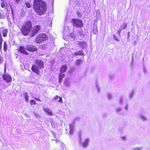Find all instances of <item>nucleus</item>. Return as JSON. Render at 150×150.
I'll return each instance as SVG.
<instances>
[{
    "mask_svg": "<svg viewBox=\"0 0 150 150\" xmlns=\"http://www.w3.org/2000/svg\"><path fill=\"white\" fill-rule=\"evenodd\" d=\"M113 38L117 42L120 41V40L118 38V37L115 35H113Z\"/></svg>",
    "mask_w": 150,
    "mask_h": 150,
    "instance_id": "nucleus-29",
    "label": "nucleus"
},
{
    "mask_svg": "<svg viewBox=\"0 0 150 150\" xmlns=\"http://www.w3.org/2000/svg\"><path fill=\"white\" fill-rule=\"evenodd\" d=\"M23 96H24V97H25L28 96V93H27V92H25L23 93Z\"/></svg>",
    "mask_w": 150,
    "mask_h": 150,
    "instance_id": "nucleus-42",
    "label": "nucleus"
},
{
    "mask_svg": "<svg viewBox=\"0 0 150 150\" xmlns=\"http://www.w3.org/2000/svg\"><path fill=\"white\" fill-rule=\"evenodd\" d=\"M79 43L78 45L79 46V47H80L81 49H83L86 46L87 44L86 42H79Z\"/></svg>",
    "mask_w": 150,
    "mask_h": 150,
    "instance_id": "nucleus-13",
    "label": "nucleus"
},
{
    "mask_svg": "<svg viewBox=\"0 0 150 150\" xmlns=\"http://www.w3.org/2000/svg\"><path fill=\"white\" fill-rule=\"evenodd\" d=\"M43 110L47 114L51 116H53V115L51 110L49 108H45Z\"/></svg>",
    "mask_w": 150,
    "mask_h": 150,
    "instance_id": "nucleus-11",
    "label": "nucleus"
},
{
    "mask_svg": "<svg viewBox=\"0 0 150 150\" xmlns=\"http://www.w3.org/2000/svg\"><path fill=\"white\" fill-rule=\"evenodd\" d=\"M33 6L34 11L40 15L44 14L46 11V5L45 2L42 0H35Z\"/></svg>",
    "mask_w": 150,
    "mask_h": 150,
    "instance_id": "nucleus-1",
    "label": "nucleus"
},
{
    "mask_svg": "<svg viewBox=\"0 0 150 150\" xmlns=\"http://www.w3.org/2000/svg\"><path fill=\"white\" fill-rule=\"evenodd\" d=\"M72 23L74 27L80 28L83 27V23L82 20L79 19H72Z\"/></svg>",
    "mask_w": 150,
    "mask_h": 150,
    "instance_id": "nucleus-5",
    "label": "nucleus"
},
{
    "mask_svg": "<svg viewBox=\"0 0 150 150\" xmlns=\"http://www.w3.org/2000/svg\"><path fill=\"white\" fill-rule=\"evenodd\" d=\"M30 103L31 105H32L33 104L35 105L36 104V102L34 100H31L30 101Z\"/></svg>",
    "mask_w": 150,
    "mask_h": 150,
    "instance_id": "nucleus-33",
    "label": "nucleus"
},
{
    "mask_svg": "<svg viewBox=\"0 0 150 150\" xmlns=\"http://www.w3.org/2000/svg\"><path fill=\"white\" fill-rule=\"evenodd\" d=\"M82 62V60L81 59H78L77 60L75 63V64L78 66H79L81 64Z\"/></svg>",
    "mask_w": 150,
    "mask_h": 150,
    "instance_id": "nucleus-21",
    "label": "nucleus"
},
{
    "mask_svg": "<svg viewBox=\"0 0 150 150\" xmlns=\"http://www.w3.org/2000/svg\"><path fill=\"white\" fill-rule=\"evenodd\" d=\"M5 16L2 14L0 11V19H2L5 18Z\"/></svg>",
    "mask_w": 150,
    "mask_h": 150,
    "instance_id": "nucleus-31",
    "label": "nucleus"
},
{
    "mask_svg": "<svg viewBox=\"0 0 150 150\" xmlns=\"http://www.w3.org/2000/svg\"><path fill=\"white\" fill-rule=\"evenodd\" d=\"M35 99L37 101H41V100L40 99H39V98H35Z\"/></svg>",
    "mask_w": 150,
    "mask_h": 150,
    "instance_id": "nucleus-45",
    "label": "nucleus"
},
{
    "mask_svg": "<svg viewBox=\"0 0 150 150\" xmlns=\"http://www.w3.org/2000/svg\"><path fill=\"white\" fill-rule=\"evenodd\" d=\"M130 32H129L128 33V36H127V39L129 38V36L130 35Z\"/></svg>",
    "mask_w": 150,
    "mask_h": 150,
    "instance_id": "nucleus-47",
    "label": "nucleus"
},
{
    "mask_svg": "<svg viewBox=\"0 0 150 150\" xmlns=\"http://www.w3.org/2000/svg\"><path fill=\"white\" fill-rule=\"evenodd\" d=\"M8 31L7 30L5 29L3 30L2 33L3 36L4 37H6L7 36V33Z\"/></svg>",
    "mask_w": 150,
    "mask_h": 150,
    "instance_id": "nucleus-24",
    "label": "nucleus"
},
{
    "mask_svg": "<svg viewBox=\"0 0 150 150\" xmlns=\"http://www.w3.org/2000/svg\"><path fill=\"white\" fill-rule=\"evenodd\" d=\"M97 27H96L95 28H94L93 30V33L94 34H96L97 33Z\"/></svg>",
    "mask_w": 150,
    "mask_h": 150,
    "instance_id": "nucleus-28",
    "label": "nucleus"
},
{
    "mask_svg": "<svg viewBox=\"0 0 150 150\" xmlns=\"http://www.w3.org/2000/svg\"><path fill=\"white\" fill-rule=\"evenodd\" d=\"M76 52L73 54V56H76L78 55H85V54L83 50H81L79 51H77L76 50Z\"/></svg>",
    "mask_w": 150,
    "mask_h": 150,
    "instance_id": "nucleus-10",
    "label": "nucleus"
},
{
    "mask_svg": "<svg viewBox=\"0 0 150 150\" xmlns=\"http://www.w3.org/2000/svg\"><path fill=\"white\" fill-rule=\"evenodd\" d=\"M48 40V37L44 33H40L36 38L35 39V42L38 44H40L44 41Z\"/></svg>",
    "mask_w": 150,
    "mask_h": 150,
    "instance_id": "nucleus-4",
    "label": "nucleus"
},
{
    "mask_svg": "<svg viewBox=\"0 0 150 150\" xmlns=\"http://www.w3.org/2000/svg\"><path fill=\"white\" fill-rule=\"evenodd\" d=\"M2 78L7 83L10 82L12 80L11 76L8 74H5L2 75Z\"/></svg>",
    "mask_w": 150,
    "mask_h": 150,
    "instance_id": "nucleus-8",
    "label": "nucleus"
},
{
    "mask_svg": "<svg viewBox=\"0 0 150 150\" xmlns=\"http://www.w3.org/2000/svg\"><path fill=\"white\" fill-rule=\"evenodd\" d=\"M123 28H123V29H125L127 27V25L126 23H123Z\"/></svg>",
    "mask_w": 150,
    "mask_h": 150,
    "instance_id": "nucleus-35",
    "label": "nucleus"
},
{
    "mask_svg": "<svg viewBox=\"0 0 150 150\" xmlns=\"http://www.w3.org/2000/svg\"><path fill=\"white\" fill-rule=\"evenodd\" d=\"M99 13H99V11H96V14H99Z\"/></svg>",
    "mask_w": 150,
    "mask_h": 150,
    "instance_id": "nucleus-48",
    "label": "nucleus"
},
{
    "mask_svg": "<svg viewBox=\"0 0 150 150\" xmlns=\"http://www.w3.org/2000/svg\"><path fill=\"white\" fill-rule=\"evenodd\" d=\"M107 96L109 99L111 100L112 99V96L111 93H108L107 95Z\"/></svg>",
    "mask_w": 150,
    "mask_h": 150,
    "instance_id": "nucleus-32",
    "label": "nucleus"
},
{
    "mask_svg": "<svg viewBox=\"0 0 150 150\" xmlns=\"http://www.w3.org/2000/svg\"><path fill=\"white\" fill-rule=\"evenodd\" d=\"M26 49L30 52H35L37 50V48L35 46L29 45V44L27 45L26 47Z\"/></svg>",
    "mask_w": 150,
    "mask_h": 150,
    "instance_id": "nucleus-9",
    "label": "nucleus"
},
{
    "mask_svg": "<svg viewBox=\"0 0 150 150\" xmlns=\"http://www.w3.org/2000/svg\"><path fill=\"white\" fill-rule=\"evenodd\" d=\"M106 115V114H105V113L104 114V115H103L104 117H105Z\"/></svg>",
    "mask_w": 150,
    "mask_h": 150,
    "instance_id": "nucleus-50",
    "label": "nucleus"
},
{
    "mask_svg": "<svg viewBox=\"0 0 150 150\" xmlns=\"http://www.w3.org/2000/svg\"><path fill=\"white\" fill-rule=\"evenodd\" d=\"M96 87L97 89L98 92V93H99L100 91V89L99 87V86L98 84L97 83H96Z\"/></svg>",
    "mask_w": 150,
    "mask_h": 150,
    "instance_id": "nucleus-30",
    "label": "nucleus"
},
{
    "mask_svg": "<svg viewBox=\"0 0 150 150\" xmlns=\"http://www.w3.org/2000/svg\"><path fill=\"white\" fill-rule=\"evenodd\" d=\"M25 100L26 101V102H28V101L29 100V97L28 96H26L25 97H24Z\"/></svg>",
    "mask_w": 150,
    "mask_h": 150,
    "instance_id": "nucleus-41",
    "label": "nucleus"
},
{
    "mask_svg": "<svg viewBox=\"0 0 150 150\" xmlns=\"http://www.w3.org/2000/svg\"><path fill=\"white\" fill-rule=\"evenodd\" d=\"M80 141L81 144L82 146L85 148L87 147L88 145V144L89 142L90 139L89 138H87L85 139V141L83 142H81L82 139L81 138V136L79 134Z\"/></svg>",
    "mask_w": 150,
    "mask_h": 150,
    "instance_id": "nucleus-6",
    "label": "nucleus"
},
{
    "mask_svg": "<svg viewBox=\"0 0 150 150\" xmlns=\"http://www.w3.org/2000/svg\"><path fill=\"white\" fill-rule=\"evenodd\" d=\"M134 91H132L129 94V96L130 99H132L134 96Z\"/></svg>",
    "mask_w": 150,
    "mask_h": 150,
    "instance_id": "nucleus-27",
    "label": "nucleus"
},
{
    "mask_svg": "<svg viewBox=\"0 0 150 150\" xmlns=\"http://www.w3.org/2000/svg\"><path fill=\"white\" fill-rule=\"evenodd\" d=\"M125 109L126 111L128 110V104L127 103L125 107Z\"/></svg>",
    "mask_w": 150,
    "mask_h": 150,
    "instance_id": "nucleus-37",
    "label": "nucleus"
},
{
    "mask_svg": "<svg viewBox=\"0 0 150 150\" xmlns=\"http://www.w3.org/2000/svg\"><path fill=\"white\" fill-rule=\"evenodd\" d=\"M122 108L121 107H117L115 110V112L119 114H120V112L122 111Z\"/></svg>",
    "mask_w": 150,
    "mask_h": 150,
    "instance_id": "nucleus-19",
    "label": "nucleus"
},
{
    "mask_svg": "<svg viewBox=\"0 0 150 150\" xmlns=\"http://www.w3.org/2000/svg\"><path fill=\"white\" fill-rule=\"evenodd\" d=\"M1 6L2 8H3L5 7V4L4 1L3 2L1 3Z\"/></svg>",
    "mask_w": 150,
    "mask_h": 150,
    "instance_id": "nucleus-38",
    "label": "nucleus"
},
{
    "mask_svg": "<svg viewBox=\"0 0 150 150\" xmlns=\"http://www.w3.org/2000/svg\"><path fill=\"white\" fill-rule=\"evenodd\" d=\"M12 16H13V11L12 10Z\"/></svg>",
    "mask_w": 150,
    "mask_h": 150,
    "instance_id": "nucleus-52",
    "label": "nucleus"
},
{
    "mask_svg": "<svg viewBox=\"0 0 150 150\" xmlns=\"http://www.w3.org/2000/svg\"><path fill=\"white\" fill-rule=\"evenodd\" d=\"M143 72H144V73L145 74H146L147 70L144 67H143Z\"/></svg>",
    "mask_w": 150,
    "mask_h": 150,
    "instance_id": "nucleus-40",
    "label": "nucleus"
},
{
    "mask_svg": "<svg viewBox=\"0 0 150 150\" xmlns=\"http://www.w3.org/2000/svg\"><path fill=\"white\" fill-rule=\"evenodd\" d=\"M64 84L65 86L67 87H69L70 86V84L69 81L67 80H66L64 82Z\"/></svg>",
    "mask_w": 150,
    "mask_h": 150,
    "instance_id": "nucleus-23",
    "label": "nucleus"
},
{
    "mask_svg": "<svg viewBox=\"0 0 150 150\" xmlns=\"http://www.w3.org/2000/svg\"><path fill=\"white\" fill-rule=\"evenodd\" d=\"M122 139L123 140H126V137L125 136H123L121 137Z\"/></svg>",
    "mask_w": 150,
    "mask_h": 150,
    "instance_id": "nucleus-43",
    "label": "nucleus"
},
{
    "mask_svg": "<svg viewBox=\"0 0 150 150\" xmlns=\"http://www.w3.org/2000/svg\"><path fill=\"white\" fill-rule=\"evenodd\" d=\"M18 51L21 53L25 54H27L28 53L25 50L24 47L22 46H20Z\"/></svg>",
    "mask_w": 150,
    "mask_h": 150,
    "instance_id": "nucleus-12",
    "label": "nucleus"
},
{
    "mask_svg": "<svg viewBox=\"0 0 150 150\" xmlns=\"http://www.w3.org/2000/svg\"><path fill=\"white\" fill-rule=\"evenodd\" d=\"M7 49V46L6 42V41L4 42V51H6Z\"/></svg>",
    "mask_w": 150,
    "mask_h": 150,
    "instance_id": "nucleus-26",
    "label": "nucleus"
},
{
    "mask_svg": "<svg viewBox=\"0 0 150 150\" xmlns=\"http://www.w3.org/2000/svg\"><path fill=\"white\" fill-rule=\"evenodd\" d=\"M4 72L5 73L6 72V69H4Z\"/></svg>",
    "mask_w": 150,
    "mask_h": 150,
    "instance_id": "nucleus-53",
    "label": "nucleus"
},
{
    "mask_svg": "<svg viewBox=\"0 0 150 150\" xmlns=\"http://www.w3.org/2000/svg\"><path fill=\"white\" fill-rule=\"evenodd\" d=\"M54 140L56 141V142H57V143H58V141L57 140Z\"/></svg>",
    "mask_w": 150,
    "mask_h": 150,
    "instance_id": "nucleus-51",
    "label": "nucleus"
},
{
    "mask_svg": "<svg viewBox=\"0 0 150 150\" xmlns=\"http://www.w3.org/2000/svg\"><path fill=\"white\" fill-rule=\"evenodd\" d=\"M119 103L120 105H122L123 102V97L120 96L119 100Z\"/></svg>",
    "mask_w": 150,
    "mask_h": 150,
    "instance_id": "nucleus-22",
    "label": "nucleus"
},
{
    "mask_svg": "<svg viewBox=\"0 0 150 150\" xmlns=\"http://www.w3.org/2000/svg\"><path fill=\"white\" fill-rule=\"evenodd\" d=\"M122 25H121V27L118 30L117 32V33L118 34L119 36H120V33L121 32V31L123 29V28H122Z\"/></svg>",
    "mask_w": 150,
    "mask_h": 150,
    "instance_id": "nucleus-25",
    "label": "nucleus"
},
{
    "mask_svg": "<svg viewBox=\"0 0 150 150\" xmlns=\"http://www.w3.org/2000/svg\"><path fill=\"white\" fill-rule=\"evenodd\" d=\"M32 28V24L30 21H28L25 22L21 27V33L24 36L28 35Z\"/></svg>",
    "mask_w": 150,
    "mask_h": 150,
    "instance_id": "nucleus-2",
    "label": "nucleus"
},
{
    "mask_svg": "<svg viewBox=\"0 0 150 150\" xmlns=\"http://www.w3.org/2000/svg\"><path fill=\"white\" fill-rule=\"evenodd\" d=\"M140 119L143 122L146 121L147 120V118L142 114H140L139 116Z\"/></svg>",
    "mask_w": 150,
    "mask_h": 150,
    "instance_id": "nucleus-14",
    "label": "nucleus"
},
{
    "mask_svg": "<svg viewBox=\"0 0 150 150\" xmlns=\"http://www.w3.org/2000/svg\"><path fill=\"white\" fill-rule=\"evenodd\" d=\"M40 26L39 25H35L33 27V30L31 32V36H34L36 33L40 30Z\"/></svg>",
    "mask_w": 150,
    "mask_h": 150,
    "instance_id": "nucleus-7",
    "label": "nucleus"
},
{
    "mask_svg": "<svg viewBox=\"0 0 150 150\" xmlns=\"http://www.w3.org/2000/svg\"><path fill=\"white\" fill-rule=\"evenodd\" d=\"M3 39L1 34H0V43H2Z\"/></svg>",
    "mask_w": 150,
    "mask_h": 150,
    "instance_id": "nucleus-39",
    "label": "nucleus"
},
{
    "mask_svg": "<svg viewBox=\"0 0 150 150\" xmlns=\"http://www.w3.org/2000/svg\"><path fill=\"white\" fill-rule=\"evenodd\" d=\"M64 74L63 73L60 72L59 74V83L62 82V79L64 77Z\"/></svg>",
    "mask_w": 150,
    "mask_h": 150,
    "instance_id": "nucleus-18",
    "label": "nucleus"
},
{
    "mask_svg": "<svg viewBox=\"0 0 150 150\" xmlns=\"http://www.w3.org/2000/svg\"><path fill=\"white\" fill-rule=\"evenodd\" d=\"M14 1L16 3H18L20 2V0H14Z\"/></svg>",
    "mask_w": 150,
    "mask_h": 150,
    "instance_id": "nucleus-46",
    "label": "nucleus"
},
{
    "mask_svg": "<svg viewBox=\"0 0 150 150\" xmlns=\"http://www.w3.org/2000/svg\"><path fill=\"white\" fill-rule=\"evenodd\" d=\"M67 69V67L66 65H63L61 67L60 70V72L64 73L65 72Z\"/></svg>",
    "mask_w": 150,
    "mask_h": 150,
    "instance_id": "nucleus-16",
    "label": "nucleus"
},
{
    "mask_svg": "<svg viewBox=\"0 0 150 150\" xmlns=\"http://www.w3.org/2000/svg\"><path fill=\"white\" fill-rule=\"evenodd\" d=\"M2 43H0V48H1L2 47Z\"/></svg>",
    "mask_w": 150,
    "mask_h": 150,
    "instance_id": "nucleus-49",
    "label": "nucleus"
},
{
    "mask_svg": "<svg viewBox=\"0 0 150 150\" xmlns=\"http://www.w3.org/2000/svg\"><path fill=\"white\" fill-rule=\"evenodd\" d=\"M142 149V147H136L132 149V150H141Z\"/></svg>",
    "mask_w": 150,
    "mask_h": 150,
    "instance_id": "nucleus-34",
    "label": "nucleus"
},
{
    "mask_svg": "<svg viewBox=\"0 0 150 150\" xmlns=\"http://www.w3.org/2000/svg\"><path fill=\"white\" fill-rule=\"evenodd\" d=\"M42 48L43 49L45 50L47 48V45L46 44H44L42 45Z\"/></svg>",
    "mask_w": 150,
    "mask_h": 150,
    "instance_id": "nucleus-36",
    "label": "nucleus"
},
{
    "mask_svg": "<svg viewBox=\"0 0 150 150\" xmlns=\"http://www.w3.org/2000/svg\"><path fill=\"white\" fill-rule=\"evenodd\" d=\"M30 0H26L25 1V4L28 8H30L31 6V5L30 4Z\"/></svg>",
    "mask_w": 150,
    "mask_h": 150,
    "instance_id": "nucleus-20",
    "label": "nucleus"
},
{
    "mask_svg": "<svg viewBox=\"0 0 150 150\" xmlns=\"http://www.w3.org/2000/svg\"><path fill=\"white\" fill-rule=\"evenodd\" d=\"M35 63V64L33 65L31 67V70L33 72L38 75L40 74V69L43 67L44 63L40 60H36Z\"/></svg>",
    "mask_w": 150,
    "mask_h": 150,
    "instance_id": "nucleus-3",
    "label": "nucleus"
},
{
    "mask_svg": "<svg viewBox=\"0 0 150 150\" xmlns=\"http://www.w3.org/2000/svg\"><path fill=\"white\" fill-rule=\"evenodd\" d=\"M53 137L55 138H56H56V134L55 133H53Z\"/></svg>",
    "mask_w": 150,
    "mask_h": 150,
    "instance_id": "nucleus-44",
    "label": "nucleus"
},
{
    "mask_svg": "<svg viewBox=\"0 0 150 150\" xmlns=\"http://www.w3.org/2000/svg\"><path fill=\"white\" fill-rule=\"evenodd\" d=\"M70 128L69 133L71 134H72L74 129V125L73 124H69Z\"/></svg>",
    "mask_w": 150,
    "mask_h": 150,
    "instance_id": "nucleus-17",
    "label": "nucleus"
},
{
    "mask_svg": "<svg viewBox=\"0 0 150 150\" xmlns=\"http://www.w3.org/2000/svg\"><path fill=\"white\" fill-rule=\"evenodd\" d=\"M59 98V99L58 100V102L61 103H62L63 101L62 100V98L61 97H59V96L57 95H56L55 96L52 100H53L54 99L55 100H57Z\"/></svg>",
    "mask_w": 150,
    "mask_h": 150,
    "instance_id": "nucleus-15",
    "label": "nucleus"
}]
</instances>
